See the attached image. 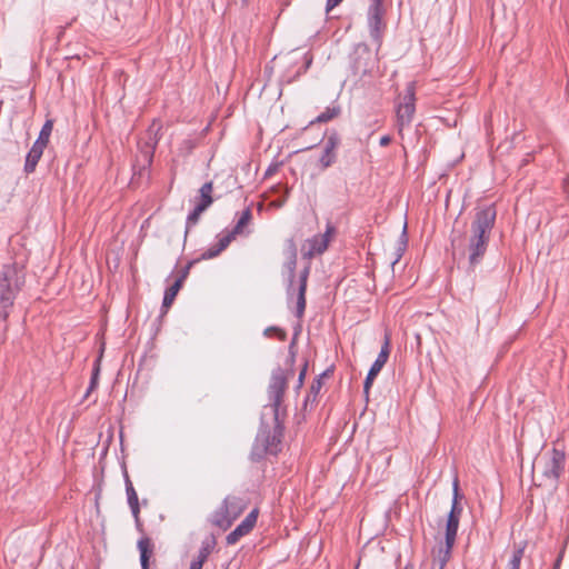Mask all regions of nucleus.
<instances>
[{
  "label": "nucleus",
  "mask_w": 569,
  "mask_h": 569,
  "mask_svg": "<svg viewBox=\"0 0 569 569\" xmlns=\"http://www.w3.org/2000/svg\"><path fill=\"white\" fill-rule=\"evenodd\" d=\"M296 339L289 346L287 359L288 370L280 367L272 370L267 388L268 403L263 406L260 417V427L253 441L250 459L254 462L261 461L267 455H278L281 451V442L284 435V420L288 415L287 406L283 403L289 377L292 376L291 367L295 363Z\"/></svg>",
  "instance_id": "f257e3e1"
},
{
  "label": "nucleus",
  "mask_w": 569,
  "mask_h": 569,
  "mask_svg": "<svg viewBox=\"0 0 569 569\" xmlns=\"http://www.w3.org/2000/svg\"><path fill=\"white\" fill-rule=\"evenodd\" d=\"M497 210L493 204L476 210L470 223L466 243L452 240V256L459 261L467 259V271L472 272L479 266L488 250L491 231L495 227Z\"/></svg>",
  "instance_id": "f03ea898"
},
{
  "label": "nucleus",
  "mask_w": 569,
  "mask_h": 569,
  "mask_svg": "<svg viewBox=\"0 0 569 569\" xmlns=\"http://www.w3.org/2000/svg\"><path fill=\"white\" fill-rule=\"evenodd\" d=\"M24 268L16 262L0 269V327L6 323L18 293L24 286Z\"/></svg>",
  "instance_id": "7ed1b4c3"
},
{
  "label": "nucleus",
  "mask_w": 569,
  "mask_h": 569,
  "mask_svg": "<svg viewBox=\"0 0 569 569\" xmlns=\"http://www.w3.org/2000/svg\"><path fill=\"white\" fill-rule=\"evenodd\" d=\"M376 67L377 59L369 47L365 43H358L350 56V68L353 76L363 78L371 74Z\"/></svg>",
  "instance_id": "20e7f679"
},
{
  "label": "nucleus",
  "mask_w": 569,
  "mask_h": 569,
  "mask_svg": "<svg viewBox=\"0 0 569 569\" xmlns=\"http://www.w3.org/2000/svg\"><path fill=\"white\" fill-rule=\"evenodd\" d=\"M416 82L411 81L407 84L402 101L396 107L397 127L401 132L408 127L416 112Z\"/></svg>",
  "instance_id": "39448f33"
},
{
  "label": "nucleus",
  "mask_w": 569,
  "mask_h": 569,
  "mask_svg": "<svg viewBox=\"0 0 569 569\" xmlns=\"http://www.w3.org/2000/svg\"><path fill=\"white\" fill-rule=\"evenodd\" d=\"M565 453L556 448L551 450L550 457L545 461L542 476L549 485L555 486L565 469Z\"/></svg>",
  "instance_id": "423d86ee"
},
{
  "label": "nucleus",
  "mask_w": 569,
  "mask_h": 569,
  "mask_svg": "<svg viewBox=\"0 0 569 569\" xmlns=\"http://www.w3.org/2000/svg\"><path fill=\"white\" fill-rule=\"evenodd\" d=\"M341 139L336 130L327 131L323 151L319 158V164L322 170L331 167L337 161V149L340 146Z\"/></svg>",
  "instance_id": "0eeeda50"
},
{
  "label": "nucleus",
  "mask_w": 569,
  "mask_h": 569,
  "mask_svg": "<svg viewBox=\"0 0 569 569\" xmlns=\"http://www.w3.org/2000/svg\"><path fill=\"white\" fill-rule=\"evenodd\" d=\"M160 129H161V127L158 126L156 128L154 123L152 126H150L148 129V132L150 134L153 133V137L149 138V141L146 143V147L140 152V158L138 159V161L141 159L142 164H141V168L139 169V174H142V171L149 170L152 164L154 150L159 142L158 132L160 131Z\"/></svg>",
  "instance_id": "6e6552de"
},
{
  "label": "nucleus",
  "mask_w": 569,
  "mask_h": 569,
  "mask_svg": "<svg viewBox=\"0 0 569 569\" xmlns=\"http://www.w3.org/2000/svg\"><path fill=\"white\" fill-rule=\"evenodd\" d=\"M258 509L251 510L246 518L226 537L227 545H234L240 538L248 535L256 526Z\"/></svg>",
  "instance_id": "1a4fd4ad"
},
{
  "label": "nucleus",
  "mask_w": 569,
  "mask_h": 569,
  "mask_svg": "<svg viewBox=\"0 0 569 569\" xmlns=\"http://www.w3.org/2000/svg\"><path fill=\"white\" fill-rule=\"evenodd\" d=\"M385 10H368V27L370 37L377 46V50L380 49L382 43V33L385 23L382 21Z\"/></svg>",
  "instance_id": "9d476101"
},
{
  "label": "nucleus",
  "mask_w": 569,
  "mask_h": 569,
  "mask_svg": "<svg viewBox=\"0 0 569 569\" xmlns=\"http://www.w3.org/2000/svg\"><path fill=\"white\" fill-rule=\"evenodd\" d=\"M124 483H126L127 501L130 507L131 513L134 518L136 527L139 531H142L138 495H137L136 489L133 488V485H132L127 471L124 472Z\"/></svg>",
  "instance_id": "9b49d317"
},
{
  "label": "nucleus",
  "mask_w": 569,
  "mask_h": 569,
  "mask_svg": "<svg viewBox=\"0 0 569 569\" xmlns=\"http://www.w3.org/2000/svg\"><path fill=\"white\" fill-rule=\"evenodd\" d=\"M310 272V267L307 266L303 270L300 271L299 274V286L297 293V307H296V317L301 319L305 315L306 310V291H307V281Z\"/></svg>",
  "instance_id": "f8f14e48"
},
{
  "label": "nucleus",
  "mask_w": 569,
  "mask_h": 569,
  "mask_svg": "<svg viewBox=\"0 0 569 569\" xmlns=\"http://www.w3.org/2000/svg\"><path fill=\"white\" fill-rule=\"evenodd\" d=\"M237 237L236 233H233L231 230L227 231L224 233L218 234V242L217 244L208 248L206 251L201 253L200 259H212L220 254L229 244L230 242Z\"/></svg>",
  "instance_id": "ddd939ff"
},
{
  "label": "nucleus",
  "mask_w": 569,
  "mask_h": 569,
  "mask_svg": "<svg viewBox=\"0 0 569 569\" xmlns=\"http://www.w3.org/2000/svg\"><path fill=\"white\" fill-rule=\"evenodd\" d=\"M237 237L236 233H233L231 230L227 231L224 233L218 234V242L217 244L208 248L206 251L201 253L200 259H212L220 254L229 244L230 242Z\"/></svg>",
  "instance_id": "4468645a"
},
{
  "label": "nucleus",
  "mask_w": 569,
  "mask_h": 569,
  "mask_svg": "<svg viewBox=\"0 0 569 569\" xmlns=\"http://www.w3.org/2000/svg\"><path fill=\"white\" fill-rule=\"evenodd\" d=\"M390 356V335L388 332L385 333V340L381 346L380 352L376 358L375 362L371 365L368 372L378 376L383 366L387 363Z\"/></svg>",
  "instance_id": "2eb2a0df"
},
{
  "label": "nucleus",
  "mask_w": 569,
  "mask_h": 569,
  "mask_svg": "<svg viewBox=\"0 0 569 569\" xmlns=\"http://www.w3.org/2000/svg\"><path fill=\"white\" fill-rule=\"evenodd\" d=\"M459 521H460L459 517H455L453 515H448L447 525H446V533H445L446 552L447 553L450 552V550L452 549V547L456 542L457 532H458V528H459Z\"/></svg>",
  "instance_id": "dca6fc26"
},
{
  "label": "nucleus",
  "mask_w": 569,
  "mask_h": 569,
  "mask_svg": "<svg viewBox=\"0 0 569 569\" xmlns=\"http://www.w3.org/2000/svg\"><path fill=\"white\" fill-rule=\"evenodd\" d=\"M44 147L33 143L31 149L26 156V162L23 170L27 174L32 173L36 170V167L43 154Z\"/></svg>",
  "instance_id": "f3484780"
},
{
  "label": "nucleus",
  "mask_w": 569,
  "mask_h": 569,
  "mask_svg": "<svg viewBox=\"0 0 569 569\" xmlns=\"http://www.w3.org/2000/svg\"><path fill=\"white\" fill-rule=\"evenodd\" d=\"M140 552V563L142 569H149V560L153 553V546L149 537H142L138 540Z\"/></svg>",
  "instance_id": "a211bd4d"
},
{
  "label": "nucleus",
  "mask_w": 569,
  "mask_h": 569,
  "mask_svg": "<svg viewBox=\"0 0 569 569\" xmlns=\"http://www.w3.org/2000/svg\"><path fill=\"white\" fill-rule=\"evenodd\" d=\"M233 518L230 512L227 511V507H224L223 503L211 516V522L222 529L230 527Z\"/></svg>",
  "instance_id": "6ab92c4d"
},
{
  "label": "nucleus",
  "mask_w": 569,
  "mask_h": 569,
  "mask_svg": "<svg viewBox=\"0 0 569 569\" xmlns=\"http://www.w3.org/2000/svg\"><path fill=\"white\" fill-rule=\"evenodd\" d=\"M341 113V107L333 102L331 106L327 107L325 111H322L317 118L310 121V124L313 123H326L337 118Z\"/></svg>",
  "instance_id": "aec40b11"
},
{
  "label": "nucleus",
  "mask_w": 569,
  "mask_h": 569,
  "mask_svg": "<svg viewBox=\"0 0 569 569\" xmlns=\"http://www.w3.org/2000/svg\"><path fill=\"white\" fill-rule=\"evenodd\" d=\"M222 503L227 507V511L230 512L233 520L240 515L244 507L242 499L237 497H227Z\"/></svg>",
  "instance_id": "412c9836"
},
{
  "label": "nucleus",
  "mask_w": 569,
  "mask_h": 569,
  "mask_svg": "<svg viewBox=\"0 0 569 569\" xmlns=\"http://www.w3.org/2000/svg\"><path fill=\"white\" fill-rule=\"evenodd\" d=\"M181 287V279H176L174 282L166 289L162 300V308H169L172 305Z\"/></svg>",
  "instance_id": "4be33fe9"
},
{
  "label": "nucleus",
  "mask_w": 569,
  "mask_h": 569,
  "mask_svg": "<svg viewBox=\"0 0 569 569\" xmlns=\"http://www.w3.org/2000/svg\"><path fill=\"white\" fill-rule=\"evenodd\" d=\"M526 545V542H520L519 545L515 546V549L512 551V555L508 561L506 569H520V563L523 558Z\"/></svg>",
  "instance_id": "5701e85b"
},
{
  "label": "nucleus",
  "mask_w": 569,
  "mask_h": 569,
  "mask_svg": "<svg viewBox=\"0 0 569 569\" xmlns=\"http://www.w3.org/2000/svg\"><path fill=\"white\" fill-rule=\"evenodd\" d=\"M52 128H53V121L47 120L43 123V126L40 130V133L38 136V139L34 141V143L46 148L49 142V138L51 136Z\"/></svg>",
  "instance_id": "b1692460"
},
{
  "label": "nucleus",
  "mask_w": 569,
  "mask_h": 569,
  "mask_svg": "<svg viewBox=\"0 0 569 569\" xmlns=\"http://www.w3.org/2000/svg\"><path fill=\"white\" fill-rule=\"evenodd\" d=\"M214 546H216V539L213 536L204 539L201 542V547L199 549L197 559L202 560V562H204L208 559L211 551L213 550Z\"/></svg>",
  "instance_id": "393cba45"
},
{
  "label": "nucleus",
  "mask_w": 569,
  "mask_h": 569,
  "mask_svg": "<svg viewBox=\"0 0 569 569\" xmlns=\"http://www.w3.org/2000/svg\"><path fill=\"white\" fill-rule=\"evenodd\" d=\"M251 217H252L251 209L250 208H246L240 213V217H239L236 226L232 228L231 231L233 233H236L237 236L243 233V228L250 222Z\"/></svg>",
  "instance_id": "a878e982"
},
{
  "label": "nucleus",
  "mask_w": 569,
  "mask_h": 569,
  "mask_svg": "<svg viewBox=\"0 0 569 569\" xmlns=\"http://www.w3.org/2000/svg\"><path fill=\"white\" fill-rule=\"evenodd\" d=\"M310 252L311 253H322L328 248V239L320 238V236H316L310 240Z\"/></svg>",
  "instance_id": "bb28decb"
},
{
  "label": "nucleus",
  "mask_w": 569,
  "mask_h": 569,
  "mask_svg": "<svg viewBox=\"0 0 569 569\" xmlns=\"http://www.w3.org/2000/svg\"><path fill=\"white\" fill-rule=\"evenodd\" d=\"M322 385H323V382H322V380H320V378H315V380L312 381V385L310 387V391L305 399V405H307L309 401L310 402L317 401V398L320 393Z\"/></svg>",
  "instance_id": "cd10ccee"
},
{
  "label": "nucleus",
  "mask_w": 569,
  "mask_h": 569,
  "mask_svg": "<svg viewBox=\"0 0 569 569\" xmlns=\"http://www.w3.org/2000/svg\"><path fill=\"white\" fill-rule=\"evenodd\" d=\"M99 373H100V365H99V359H98L94 362V367H93V370L91 373L90 383H89V387L87 388V391H86L83 398H88L89 395L98 387Z\"/></svg>",
  "instance_id": "c85d7f7f"
},
{
  "label": "nucleus",
  "mask_w": 569,
  "mask_h": 569,
  "mask_svg": "<svg viewBox=\"0 0 569 569\" xmlns=\"http://www.w3.org/2000/svg\"><path fill=\"white\" fill-rule=\"evenodd\" d=\"M296 264H297L296 253H293L292 257L290 258V260L286 263V267L289 271L288 295H290L292 286H293V279L296 277Z\"/></svg>",
  "instance_id": "c756f323"
},
{
  "label": "nucleus",
  "mask_w": 569,
  "mask_h": 569,
  "mask_svg": "<svg viewBox=\"0 0 569 569\" xmlns=\"http://www.w3.org/2000/svg\"><path fill=\"white\" fill-rule=\"evenodd\" d=\"M201 211H199L196 207L192 209V211L189 212L187 220H186V234L189 232V229L196 226L200 219Z\"/></svg>",
  "instance_id": "7c9ffc66"
},
{
  "label": "nucleus",
  "mask_w": 569,
  "mask_h": 569,
  "mask_svg": "<svg viewBox=\"0 0 569 569\" xmlns=\"http://www.w3.org/2000/svg\"><path fill=\"white\" fill-rule=\"evenodd\" d=\"M407 241H408V239H407V223H405L403 229H402V233H401V237H400L401 246L398 248L397 257L395 258V260L391 263L392 267L400 260V258L402 256V252L406 249Z\"/></svg>",
  "instance_id": "2f4dec72"
},
{
  "label": "nucleus",
  "mask_w": 569,
  "mask_h": 569,
  "mask_svg": "<svg viewBox=\"0 0 569 569\" xmlns=\"http://www.w3.org/2000/svg\"><path fill=\"white\" fill-rule=\"evenodd\" d=\"M272 333H274L277 336V338L281 341L286 340V338H287L286 331L276 326H270V327L266 328L263 331V335L267 338H270Z\"/></svg>",
  "instance_id": "473e14b6"
},
{
  "label": "nucleus",
  "mask_w": 569,
  "mask_h": 569,
  "mask_svg": "<svg viewBox=\"0 0 569 569\" xmlns=\"http://www.w3.org/2000/svg\"><path fill=\"white\" fill-rule=\"evenodd\" d=\"M198 260L197 259H193L191 261H189L180 271V274L177 279H181V284H183V281L187 279L189 272H190V269L192 268V266L197 262Z\"/></svg>",
  "instance_id": "72a5a7b5"
},
{
  "label": "nucleus",
  "mask_w": 569,
  "mask_h": 569,
  "mask_svg": "<svg viewBox=\"0 0 569 569\" xmlns=\"http://www.w3.org/2000/svg\"><path fill=\"white\" fill-rule=\"evenodd\" d=\"M376 377L377 376H375V375H372L370 372L367 373V377H366L365 382H363V392L366 395V398H368V396H369L370 388H371Z\"/></svg>",
  "instance_id": "f704fd0d"
},
{
  "label": "nucleus",
  "mask_w": 569,
  "mask_h": 569,
  "mask_svg": "<svg viewBox=\"0 0 569 569\" xmlns=\"http://www.w3.org/2000/svg\"><path fill=\"white\" fill-rule=\"evenodd\" d=\"M452 501L460 502L463 496L459 492V481L456 478L452 483Z\"/></svg>",
  "instance_id": "c9c22d12"
},
{
  "label": "nucleus",
  "mask_w": 569,
  "mask_h": 569,
  "mask_svg": "<svg viewBox=\"0 0 569 569\" xmlns=\"http://www.w3.org/2000/svg\"><path fill=\"white\" fill-rule=\"evenodd\" d=\"M461 513H462V506L460 505V502L452 501L449 515H453L455 517L460 518Z\"/></svg>",
  "instance_id": "e433bc0d"
},
{
  "label": "nucleus",
  "mask_w": 569,
  "mask_h": 569,
  "mask_svg": "<svg viewBox=\"0 0 569 569\" xmlns=\"http://www.w3.org/2000/svg\"><path fill=\"white\" fill-rule=\"evenodd\" d=\"M307 366H308V363L305 362V365L299 373L298 381H297V389H300L303 386L305 377L307 373Z\"/></svg>",
  "instance_id": "4c0bfd02"
},
{
  "label": "nucleus",
  "mask_w": 569,
  "mask_h": 569,
  "mask_svg": "<svg viewBox=\"0 0 569 569\" xmlns=\"http://www.w3.org/2000/svg\"><path fill=\"white\" fill-rule=\"evenodd\" d=\"M199 193L200 194H210L212 193V182L209 181V182H206L201 186L200 190H199Z\"/></svg>",
  "instance_id": "58836bf2"
},
{
  "label": "nucleus",
  "mask_w": 569,
  "mask_h": 569,
  "mask_svg": "<svg viewBox=\"0 0 569 569\" xmlns=\"http://www.w3.org/2000/svg\"><path fill=\"white\" fill-rule=\"evenodd\" d=\"M382 2L383 0H370V6L368 10H385Z\"/></svg>",
  "instance_id": "ea45409f"
},
{
  "label": "nucleus",
  "mask_w": 569,
  "mask_h": 569,
  "mask_svg": "<svg viewBox=\"0 0 569 569\" xmlns=\"http://www.w3.org/2000/svg\"><path fill=\"white\" fill-rule=\"evenodd\" d=\"M336 232V228L333 224L328 223L326 227V231L323 234L320 236V238H326L329 240V238Z\"/></svg>",
  "instance_id": "a19ab883"
},
{
  "label": "nucleus",
  "mask_w": 569,
  "mask_h": 569,
  "mask_svg": "<svg viewBox=\"0 0 569 569\" xmlns=\"http://www.w3.org/2000/svg\"><path fill=\"white\" fill-rule=\"evenodd\" d=\"M336 232V228L333 224L328 223L326 227V231L323 234L320 236V238H326L329 240V238Z\"/></svg>",
  "instance_id": "79ce46f5"
},
{
  "label": "nucleus",
  "mask_w": 569,
  "mask_h": 569,
  "mask_svg": "<svg viewBox=\"0 0 569 569\" xmlns=\"http://www.w3.org/2000/svg\"><path fill=\"white\" fill-rule=\"evenodd\" d=\"M212 203L210 202H207V201H203V200H199L197 202V204L194 206L199 211L203 212L204 210H207Z\"/></svg>",
  "instance_id": "37998d69"
},
{
  "label": "nucleus",
  "mask_w": 569,
  "mask_h": 569,
  "mask_svg": "<svg viewBox=\"0 0 569 569\" xmlns=\"http://www.w3.org/2000/svg\"><path fill=\"white\" fill-rule=\"evenodd\" d=\"M342 0H327L326 11H331L335 7H337Z\"/></svg>",
  "instance_id": "c03bdc74"
},
{
  "label": "nucleus",
  "mask_w": 569,
  "mask_h": 569,
  "mask_svg": "<svg viewBox=\"0 0 569 569\" xmlns=\"http://www.w3.org/2000/svg\"><path fill=\"white\" fill-rule=\"evenodd\" d=\"M181 147L188 151H191L194 148V142L190 139H186L182 141Z\"/></svg>",
  "instance_id": "a18cd8bd"
},
{
  "label": "nucleus",
  "mask_w": 569,
  "mask_h": 569,
  "mask_svg": "<svg viewBox=\"0 0 569 569\" xmlns=\"http://www.w3.org/2000/svg\"><path fill=\"white\" fill-rule=\"evenodd\" d=\"M202 566H203L202 560L193 559L191 561V563H190V568L189 569H202Z\"/></svg>",
  "instance_id": "49530a36"
},
{
  "label": "nucleus",
  "mask_w": 569,
  "mask_h": 569,
  "mask_svg": "<svg viewBox=\"0 0 569 569\" xmlns=\"http://www.w3.org/2000/svg\"><path fill=\"white\" fill-rule=\"evenodd\" d=\"M277 170H278V166L277 164L269 166L267 168L266 172H264V177L272 176Z\"/></svg>",
  "instance_id": "de8ad7c7"
},
{
  "label": "nucleus",
  "mask_w": 569,
  "mask_h": 569,
  "mask_svg": "<svg viewBox=\"0 0 569 569\" xmlns=\"http://www.w3.org/2000/svg\"><path fill=\"white\" fill-rule=\"evenodd\" d=\"M390 142H391L390 136H383L380 138V141H379L381 147H387Z\"/></svg>",
  "instance_id": "09e8293b"
},
{
  "label": "nucleus",
  "mask_w": 569,
  "mask_h": 569,
  "mask_svg": "<svg viewBox=\"0 0 569 569\" xmlns=\"http://www.w3.org/2000/svg\"><path fill=\"white\" fill-rule=\"evenodd\" d=\"M332 372H333L332 367L328 368L322 373H320L317 378H320V380H322L323 378L330 377L332 375Z\"/></svg>",
  "instance_id": "8fccbe9b"
},
{
  "label": "nucleus",
  "mask_w": 569,
  "mask_h": 569,
  "mask_svg": "<svg viewBox=\"0 0 569 569\" xmlns=\"http://www.w3.org/2000/svg\"><path fill=\"white\" fill-rule=\"evenodd\" d=\"M199 200H203V201H207V202H210V203L213 202V198L210 194H200Z\"/></svg>",
  "instance_id": "3c124183"
},
{
  "label": "nucleus",
  "mask_w": 569,
  "mask_h": 569,
  "mask_svg": "<svg viewBox=\"0 0 569 569\" xmlns=\"http://www.w3.org/2000/svg\"><path fill=\"white\" fill-rule=\"evenodd\" d=\"M561 561H562V553H560V555L557 557V559H556V561H555V563H553V568H552V569H560Z\"/></svg>",
  "instance_id": "603ef678"
},
{
  "label": "nucleus",
  "mask_w": 569,
  "mask_h": 569,
  "mask_svg": "<svg viewBox=\"0 0 569 569\" xmlns=\"http://www.w3.org/2000/svg\"><path fill=\"white\" fill-rule=\"evenodd\" d=\"M403 569H413L411 566L407 565Z\"/></svg>",
  "instance_id": "864d4df0"
},
{
  "label": "nucleus",
  "mask_w": 569,
  "mask_h": 569,
  "mask_svg": "<svg viewBox=\"0 0 569 569\" xmlns=\"http://www.w3.org/2000/svg\"><path fill=\"white\" fill-rule=\"evenodd\" d=\"M241 1H242V3H247L248 0H241Z\"/></svg>",
  "instance_id": "5fc2aeb1"
}]
</instances>
